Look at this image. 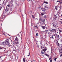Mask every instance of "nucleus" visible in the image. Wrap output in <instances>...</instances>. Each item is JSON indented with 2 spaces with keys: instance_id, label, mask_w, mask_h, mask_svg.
Instances as JSON below:
<instances>
[{
  "instance_id": "f257e3e1",
  "label": "nucleus",
  "mask_w": 62,
  "mask_h": 62,
  "mask_svg": "<svg viewBox=\"0 0 62 62\" xmlns=\"http://www.w3.org/2000/svg\"><path fill=\"white\" fill-rule=\"evenodd\" d=\"M10 7H11V5L10 4H9L7 6L5 10L6 12H8V11L9 10Z\"/></svg>"
},
{
  "instance_id": "f03ea898",
  "label": "nucleus",
  "mask_w": 62,
  "mask_h": 62,
  "mask_svg": "<svg viewBox=\"0 0 62 62\" xmlns=\"http://www.w3.org/2000/svg\"><path fill=\"white\" fill-rule=\"evenodd\" d=\"M5 42H6V44H7V45L8 46H10V44L9 43V40L7 39L6 41Z\"/></svg>"
},
{
  "instance_id": "7ed1b4c3",
  "label": "nucleus",
  "mask_w": 62,
  "mask_h": 62,
  "mask_svg": "<svg viewBox=\"0 0 62 62\" xmlns=\"http://www.w3.org/2000/svg\"><path fill=\"white\" fill-rule=\"evenodd\" d=\"M16 40L15 41V42L16 44H19V42H18V40H19V39L17 38V37H16Z\"/></svg>"
},
{
  "instance_id": "20e7f679",
  "label": "nucleus",
  "mask_w": 62,
  "mask_h": 62,
  "mask_svg": "<svg viewBox=\"0 0 62 62\" xmlns=\"http://www.w3.org/2000/svg\"><path fill=\"white\" fill-rule=\"evenodd\" d=\"M55 38L56 39H56V40H59V39H57V38H59V35L57 34H56L55 36Z\"/></svg>"
},
{
  "instance_id": "39448f33",
  "label": "nucleus",
  "mask_w": 62,
  "mask_h": 62,
  "mask_svg": "<svg viewBox=\"0 0 62 62\" xmlns=\"http://www.w3.org/2000/svg\"><path fill=\"white\" fill-rule=\"evenodd\" d=\"M2 43V44H3V45H5V46H8V45L7 44H6V42H3Z\"/></svg>"
},
{
  "instance_id": "423d86ee",
  "label": "nucleus",
  "mask_w": 62,
  "mask_h": 62,
  "mask_svg": "<svg viewBox=\"0 0 62 62\" xmlns=\"http://www.w3.org/2000/svg\"><path fill=\"white\" fill-rule=\"evenodd\" d=\"M52 32H54V33H56V30L55 29H52L51 30Z\"/></svg>"
},
{
  "instance_id": "0eeeda50",
  "label": "nucleus",
  "mask_w": 62,
  "mask_h": 62,
  "mask_svg": "<svg viewBox=\"0 0 62 62\" xmlns=\"http://www.w3.org/2000/svg\"><path fill=\"white\" fill-rule=\"evenodd\" d=\"M41 22H45V19H40Z\"/></svg>"
},
{
  "instance_id": "6e6552de",
  "label": "nucleus",
  "mask_w": 62,
  "mask_h": 62,
  "mask_svg": "<svg viewBox=\"0 0 62 62\" xmlns=\"http://www.w3.org/2000/svg\"><path fill=\"white\" fill-rule=\"evenodd\" d=\"M40 23L41 24H42L43 25H44L45 23V21H43V22H41Z\"/></svg>"
},
{
  "instance_id": "1a4fd4ad",
  "label": "nucleus",
  "mask_w": 62,
  "mask_h": 62,
  "mask_svg": "<svg viewBox=\"0 0 62 62\" xmlns=\"http://www.w3.org/2000/svg\"><path fill=\"white\" fill-rule=\"evenodd\" d=\"M53 27H55V28H56V25L54 23L53 24Z\"/></svg>"
},
{
  "instance_id": "9d476101",
  "label": "nucleus",
  "mask_w": 62,
  "mask_h": 62,
  "mask_svg": "<svg viewBox=\"0 0 62 62\" xmlns=\"http://www.w3.org/2000/svg\"><path fill=\"white\" fill-rule=\"evenodd\" d=\"M8 47H11V48H13V47H14V45H12V44H11V46H8Z\"/></svg>"
},
{
  "instance_id": "9b49d317",
  "label": "nucleus",
  "mask_w": 62,
  "mask_h": 62,
  "mask_svg": "<svg viewBox=\"0 0 62 62\" xmlns=\"http://www.w3.org/2000/svg\"><path fill=\"white\" fill-rule=\"evenodd\" d=\"M59 50V52H60L61 53H62V48L60 49Z\"/></svg>"
},
{
  "instance_id": "f8f14e48",
  "label": "nucleus",
  "mask_w": 62,
  "mask_h": 62,
  "mask_svg": "<svg viewBox=\"0 0 62 62\" xmlns=\"http://www.w3.org/2000/svg\"><path fill=\"white\" fill-rule=\"evenodd\" d=\"M44 50L43 49H42V50L41 51V53L42 54H44Z\"/></svg>"
},
{
  "instance_id": "ddd939ff",
  "label": "nucleus",
  "mask_w": 62,
  "mask_h": 62,
  "mask_svg": "<svg viewBox=\"0 0 62 62\" xmlns=\"http://www.w3.org/2000/svg\"><path fill=\"white\" fill-rule=\"evenodd\" d=\"M28 2H29V3H30V2H32V1L31 0H27Z\"/></svg>"
},
{
  "instance_id": "4468645a",
  "label": "nucleus",
  "mask_w": 62,
  "mask_h": 62,
  "mask_svg": "<svg viewBox=\"0 0 62 62\" xmlns=\"http://www.w3.org/2000/svg\"><path fill=\"white\" fill-rule=\"evenodd\" d=\"M42 11H44V10H46V9L44 8H43L42 9Z\"/></svg>"
},
{
  "instance_id": "2eb2a0df",
  "label": "nucleus",
  "mask_w": 62,
  "mask_h": 62,
  "mask_svg": "<svg viewBox=\"0 0 62 62\" xmlns=\"http://www.w3.org/2000/svg\"><path fill=\"white\" fill-rule=\"evenodd\" d=\"M23 62H25V58L24 57L23 59Z\"/></svg>"
},
{
  "instance_id": "dca6fc26",
  "label": "nucleus",
  "mask_w": 62,
  "mask_h": 62,
  "mask_svg": "<svg viewBox=\"0 0 62 62\" xmlns=\"http://www.w3.org/2000/svg\"><path fill=\"white\" fill-rule=\"evenodd\" d=\"M13 1V0H10V2L11 3H12Z\"/></svg>"
},
{
  "instance_id": "f3484780",
  "label": "nucleus",
  "mask_w": 62,
  "mask_h": 62,
  "mask_svg": "<svg viewBox=\"0 0 62 62\" xmlns=\"http://www.w3.org/2000/svg\"><path fill=\"white\" fill-rule=\"evenodd\" d=\"M44 50V52H45V51H46V48H44L43 49Z\"/></svg>"
},
{
  "instance_id": "a211bd4d",
  "label": "nucleus",
  "mask_w": 62,
  "mask_h": 62,
  "mask_svg": "<svg viewBox=\"0 0 62 62\" xmlns=\"http://www.w3.org/2000/svg\"><path fill=\"white\" fill-rule=\"evenodd\" d=\"M45 31V32H46V33H47L49 32V31H48V30H46V31Z\"/></svg>"
},
{
  "instance_id": "6ab92c4d",
  "label": "nucleus",
  "mask_w": 62,
  "mask_h": 62,
  "mask_svg": "<svg viewBox=\"0 0 62 62\" xmlns=\"http://www.w3.org/2000/svg\"><path fill=\"white\" fill-rule=\"evenodd\" d=\"M57 45L58 46H59V43H58V41H57Z\"/></svg>"
},
{
  "instance_id": "aec40b11",
  "label": "nucleus",
  "mask_w": 62,
  "mask_h": 62,
  "mask_svg": "<svg viewBox=\"0 0 62 62\" xmlns=\"http://www.w3.org/2000/svg\"><path fill=\"white\" fill-rule=\"evenodd\" d=\"M44 14V12H43L41 13V15H43Z\"/></svg>"
},
{
  "instance_id": "412c9836",
  "label": "nucleus",
  "mask_w": 62,
  "mask_h": 62,
  "mask_svg": "<svg viewBox=\"0 0 62 62\" xmlns=\"http://www.w3.org/2000/svg\"><path fill=\"white\" fill-rule=\"evenodd\" d=\"M44 3H45V4H48V2L45 1H44Z\"/></svg>"
},
{
  "instance_id": "4be33fe9",
  "label": "nucleus",
  "mask_w": 62,
  "mask_h": 62,
  "mask_svg": "<svg viewBox=\"0 0 62 62\" xmlns=\"http://www.w3.org/2000/svg\"><path fill=\"white\" fill-rule=\"evenodd\" d=\"M42 28L43 29H45V26H42Z\"/></svg>"
},
{
  "instance_id": "5701e85b",
  "label": "nucleus",
  "mask_w": 62,
  "mask_h": 62,
  "mask_svg": "<svg viewBox=\"0 0 62 62\" xmlns=\"http://www.w3.org/2000/svg\"><path fill=\"white\" fill-rule=\"evenodd\" d=\"M45 55H46V56H48V57H49V55H48L47 54H45Z\"/></svg>"
},
{
  "instance_id": "b1692460",
  "label": "nucleus",
  "mask_w": 62,
  "mask_h": 62,
  "mask_svg": "<svg viewBox=\"0 0 62 62\" xmlns=\"http://www.w3.org/2000/svg\"><path fill=\"white\" fill-rule=\"evenodd\" d=\"M2 56H1L0 57V59L1 60L2 59Z\"/></svg>"
},
{
  "instance_id": "393cba45",
  "label": "nucleus",
  "mask_w": 62,
  "mask_h": 62,
  "mask_svg": "<svg viewBox=\"0 0 62 62\" xmlns=\"http://www.w3.org/2000/svg\"><path fill=\"white\" fill-rule=\"evenodd\" d=\"M32 18H33V19H34V15H32Z\"/></svg>"
},
{
  "instance_id": "a878e982",
  "label": "nucleus",
  "mask_w": 62,
  "mask_h": 62,
  "mask_svg": "<svg viewBox=\"0 0 62 62\" xmlns=\"http://www.w3.org/2000/svg\"><path fill=\"white\" fill-rule=\"evenodd\" d=\"M44 18H46V16H44Z\"/></svg>"
},
{
  "instance_id": "bb28decb",
  "label": "nucleus",
  "mask_w": 62,
  "mask_h": 62,
  "mask_svg": "<svg viewBox=\"0 0 62 62\" xmlns=\"http://www.w3.org/2000/svg\"><path fill=\"white\" fill-rule=\"evenodd\" d=\"M18 2H17L16 3V5H18Z\"/></svg>"
},
{
  "instance_id": "cd10ccee",
  "label": "nucleus",
  "mask_w": 62,
  "mask_h": 62,
  "mask_svg": "<svg viewBox=\"0 0 62 62\" xmlns=\"http://www.w3.org/2000/svg\"><path fill=\"white\" fill-rule=\"evenodd\" d=\"M45 9H46V8H48V7L46 6H45Z\"/></svg>"
},
{
  "instance_id": "c85d7f7f",
  "label": "nucleus",
  "mask_w": 62,
  "mask_h": 62,
  "mask_svg": "<svg viewBox=\"0 0 62 62\" xmlns=\"http://www.w3.org/2000/svg\"><path fill=\"white\" fill-rule=\"evenodd\" d=\"M57 59V58H55L54 59V60H55V61H56V59Z\"/></svg>"
},
{
  "instance_id": "c756f323",
  "label": "nucleus",
  "mask_w": 62,
  "mask_h": 62,
  "mask_svg": "<svg viewBox=\"0 0 62 62\" xmlns=\"http://www.w3.org/2000/svg\"><path fill=\"white\" fill-rule=\"evenodd\" d=\"M58 17L56 16H55V19H56Z\"/></svg>"
},
{
  "instance_id": "7c9ffc66",
  "label": "nucleus",
  "mask_w": 62,
  "mask_h": 62,
  "mask_svg": "<svg viewBox=\"0 0 62 62\" xmlns=\"http://www.w3.org/2000/svg\"><path fill=\"white\" fill-rule=\"evenodd\" d=\"M50 38L51 39H54V38H53V36H52L51 37H50Z\"/></svg>"
},
{
  "instance_id": "2f4dec72",
  "label": "nucleus",
  "mask_w": 62,
  "mask_h": 62,
  "mask_svg": "<svg viewBox=\"0 0 62 62\" xmlns=\"http://www.w3.org/2000/svg\"><path fill=\"white\" fill-rule=\"evenodd\" d=\"M38 33H37L36 34V35L37 37H38Z\"/></svg>"
},
{
  "instance_id": "473e14b6",
  "label": "nucleus",
  "mask_w": 62,
  "mask_h": 62,
  "mask_svg": "<svg viewBox=\"0 0 62 62\" xmlns=\"http://www.w3.org/2000/svg\"><path fill=\"white\" fill-rule=\"evenodd\" d=\"M41 49H42L43 46H40Z\"/></svg>"
},
{
  "instance_id": "72a5a7b5",
  "label": "nucleus",
  "mask_w": 62,
  "mask_h": 62,
  "mask_svg": "<svg viewBox=\"0 0 62 62\" xmlns=\"http://www.w3.org/2000/svg\"><path fill=\"white\" fill-rule=\"evenodd\" d=\"M60 4L61 5H62V2H61H61Z\"/></svg>"
},
{
  "instance_id": "f704fd0d",
  "label": "nucleus",
  "mask_w": 62,
  "mask_h": 62,
  "mask_svg": "<svg viewBox=\"0 0 62 62\" xmlns=\"http://www.w3.org/2000/svg\"><path fill=\"white\" fill-rule=\"evenodd\" d=\"M50 62H52V59L50 60Z\"/></svg>"
},
{
  "instance_id": "c9c22d12",
  "label": "nucleus",
  "mask_w": 62,
  "mask_h": 62,
  "mask_svg": "<svg viewBox=\"0 0 62 62\" xmlns=\"http://www.w3.org/2000/svg\"><path fill=\"white\" fill-rule=\"evenodd\" d=\"M35 27L36 28H38V26L37 25H36V26H35Z\"/></svg>"
},
{
  "instance_id": "e433bc0d",
  "label": "nucleus",
  "mask_w": 62,
  "mask_h": 62,
  "mask_svg": "<svg viewBox=\"0 0 62 62\" xmlns=\"http://www.w3.org/2000/svg\"><path fill=\"white\" fill-rule=\"evenodd\" d=\"M0 49H2V48L1 47H0Z\"/></svg>"
},
{
  "instance_id": "4c0bfd02",
  "label": "nucleus",
  "mask_w": 62,
  "mask_h": 62,
  "mask_svg": "<svg viewBox=\"0 0 62 62\" xmlns=\"http://www.w3.org/2000/svg\"><path fill=\"white\" fill-rule=\"evenodd\" d=\"M60 56L61 57L62 56V54H61L60 55Z\"/></svg>"
},
{
  "instance_id": "58836bf2",
  "label": "nucleus",
  "mask_w": 62,
  "mask_h": 62,
  "mask_svg": "<svg viewBox=\"0 0 62 62\" xmlns=\"http://www.w3.org/2000/svg\"><path fill=\"white\" fill-rule=\"evenodd\" d=\"M8 2L7 0L5 2V3H7Z\"/></svg>"
},
{
  "instance_id": "ea45409f",
  "label": "nucleus",
  "mask_w": 62,
  "mask_h": 62,
  "mask_svg": "<svg viewBox=\"0 0 62 62\" xmlns=\"http://www.w3.org/2000/svg\"><path fill=\"white\" fill-rule=\"evenodd\" d=\"M30 55V53H29V55H28V56H29Z\"/></svg>"
},
{
  "instance_id": "a19ab883",
  "label": "nucleus",
  "mask_w": 62,
  "mask_h": 62,
  "mask_svg": "<svg viewBox=\"0 0 62 62\" xmlns=\"http://www.w3.org/2000/svg\"><path fill=\"white\" fill-rule=\"evenodd\" d=\"M51 59V58H49V60H50V59Z\"/></svg>"
},
{
  "instance_id": "79ce46f5",
  "label": "nucleus",
  "mask_w": 62,
  "mask_h": 62,
  "mask_svg": "<svg viewBox=\"0 0 62 62\" xmlns=\"http://www.w3.org/2000/svg\"><path fill=\"white\" fill-rule=\"evenodd\" d=\"M60 22H61V23L62 24V21H61Z\"/></svg>"
},
{
  "instance_id": "37998d69",
  "label": "nucleus",
  "mask_w": 62,
  "mask_h": 62,
  "mask_svg": "<svg viewBox=\"0 0 62 62\" xmlns=\"http://www.w3.org/2000/svg\"><path fill=\"white\" fill-rule=\"evenodd\" d=\"M59 31L60 32H61V30H59Z\"/></svg>"
},
{
  "instance_id": "c03bdc74",
  "label": "nucleus",
  "mask_w": 62,
  "mask_h": 62,
  "mask_svg": "<svg viewBox=\"0 0 62 62\" xmlns=\"http://www.w3.org/2000/svg\"><path fill=\"white\" fill-rule=\"evenodd\" d=\"M10 40H11V42L12 41V40H11V39H10Z\"/></svg>"
},
{
  "instance_id": "a18cd8bd",
  "label": "nucleus",
  "mask_w": 62,
  "mask_h": 62,
  "mask_svg": "<svg viewBox=\"0 0 62 62\" xmlns=\"http://www.w3.org/2000/svg\"><path fill=\"white\" fill-rule=\"evenodd\" d=\"M22 1H24V0H21Z\"/></svg>"
},
{
  "instance_id": "49530a36",
  "label": "nucleus",
  "mask_w": 62,
  "mask_h": 62,
  "mask_svg": "<svg viewBox=\"0 0 62 62\" xmlns=\"http://www.w3.org/2000/svg\"><path fill=\"white\" fill-rule=\"evenodd\" d=\"M3 34H4V35H5V33H3Z\"/></svg>"
},
{
  "instance_id": "de8ad7c7",
  "label": "nucleus",
  "mask_w": 62,
  "mask_h": 62,
  "mask_svg": "<svg viewBox=\"0 0 62 62\" xmlns=\"http://www.w3.org/2000/svg\"><path fill=\"white\" fill-rule=\"evenodd\" d=\"M8 36H10V35H9V34H8Z\"/></svg>"
},
{
  "instance_id": "09e8293b",
  "label": "nucleus",
  "mask_w": 62,
  "mask_h": 62,
  "mask_svg": "<svg viewBox=\"0 0 62 62\" xmlns=\"http://www.w3.org/2000/svg\"><path fill=\"white\" fill-rule=\"evenodd\" d=\"M42 46H43V45H41Z\"/></svg>"
},
{
  "instance_id": "8fccbe9b",
  "label": "nucleus",
  "mask_w": 62,
  "mask_h": 62,
  "mask_svg": "<svg viewBox=\"0 0 62 62\" xmlns=\"http://www.w3.org/2000/svg\"><path fill=\"white\" fill-rule=\"evenodd\" d=\"M58 1H57L56 2H58Z\"/></svg>"
},
{
  "instance_id": "3c124183",
  "label": "nucleus",
  "mask_w": 62,
  "mask_h": 62,
  "mask_svg": "<svg viewBox=\"0 0 62 62\" xmlns=\"http://www.w3.org/2000/svg\"><path fill=\"white\" fill-rule=\"evenodd\" d=\"M58 2H60V1H58Z\"/></svg>"
},
{
  "instance_id": "603ef678",
  "label": "nucleus",
  "mask_w": 62,
  "mask_h": 62,
  "mask_svg": "<svg viewBox=\"0 0 62 62\" xmlns=\"http://www.w3.org/2000/svg\"><path fill=\"white\" fill-rule=\"evenodd\" d=\"M45 48H46H46H46V46L45 47Z\"/></svg>"
},
{
  "instance_id": "864d4df0",
  "label": "nucleus",
  "mask_w": 62,
  "mask_h": 62,
  "mask_svg": "<svg viewBox=\"0 0 62 62\" xmlns=\"http://www.w3.org/2000/svg\"><path fill=\"white\" fill-rule=\"evenodd\" d=\"M55 9H56V7L55 8Z\"/></svg>"
},
{
  "instance_id": "5fc2aeb1",
  "label": "nucleus",
  "mask_w": 62,
  "mask_h": 62,
  "mask_svg": "<svg viewBox=\"0 0 62 62\" xmlns=\"http://www.w3.org/2000/svg\"><path fill=\"white\" fill-rule=\"evenodd\" d=\"M45 48V47H44V46H43V48Z\"/></svg>"
},
{
  "instance_id": "6e6d98bb",
  "label": "nucleus",
  "mask_w": 62,
  "mask_h": 62,
  "mask_svg": "<svg viewBox=\"0 0 62 62\" xmlns=\"http://www.w3.org/2000/svg\"><path fill=\"white\" fill-rule=\"evenodd\" d=\"M31 61V62H32V61Z\"/></svg>"
},
{
  "instance_id": "4d7b16f0",
  "label": "nucleus",
  "mask_w": 62,
  "mask_h": 62,
  "mask_svg": "<svg viewBox=\"0 0 62 62\" xmlns=\"http://www.w3.org/2000/svg\"><path fill=\"white\" fill-rule=\"evenodd\" d=\"M5 0H4V1H5Z\"/></svg>"
},
{
  "instance_id": "13d9d810",
  "label": "nucleus",
  "mask_w": 62,
  "mask_h": 62,
  "mask_svg": "<svg viewBox=\"0 0 62 62\" xmlns=\"http://www.w3.org/2000/svg\"><path fill=\"white\" fill-rule=\"evenodd\" d=\"M18 35H19V34H18Z\"/></svg>"
},
{
  "instance_id": "bf43d9fd",
  "label": "nucleus",
  "mask_w": 62,
  "mask_h": 62,
  "mask_svg": "<svg viewBox=\"0 0 62 62\" xmlns=\"http://www.w3.org/2000/svg\"><path fill=\"white\" fill-rule=\"evenodd\" d=\"M36 44H37V43H36Z\"/></svg>"
}]
</instances>
